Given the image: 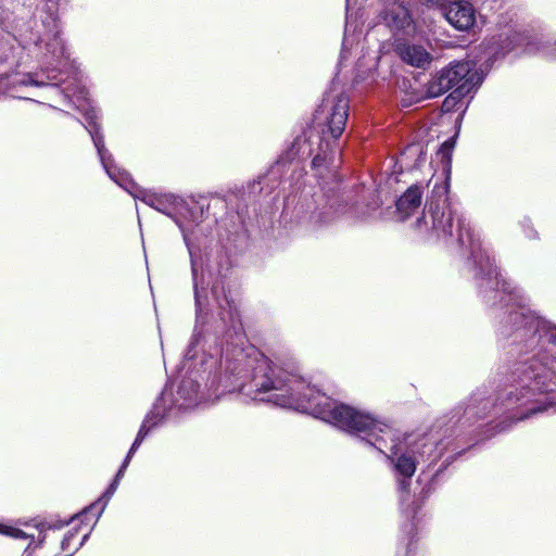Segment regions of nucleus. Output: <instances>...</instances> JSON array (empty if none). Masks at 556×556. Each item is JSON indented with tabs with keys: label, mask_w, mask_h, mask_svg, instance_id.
I'll return each mask as SVG.
<instances>
[{
	"label": "nucleus",
	"mask_w": 556,
	"mask_h": 556,
	"mask_svg": "<svg viewBox=\"0 0 556 556\" xmlns=\"http://www.w3.org/2000/svg\"><path fill=\"white\" fill-rule=\"evenodd\" d=\"M118 485V482L114 480L105 491V493L96 502L84 508L80 513L74 514L71 516L68 521H81L80 518H85L86 520L94 519L96 521L99 520L101 517L106 503L111 498V496L114 494Z\"/></svg>",
	"instance_id": "12"
},
{
	"label": "nucleus",
	"mask_w": 556,
	"mask_h": 556,
	"mask_svg": "<svg viewBox=\"0 0 556 556\" xmlns=\"http://www.w3.org/2000/svg\"><path fill=\"white\" fill-rule=\"evenodd\" d=\"M453 149V143L451 140H446L442 143L439 154L441 155V159L446 164H450L451 162V151Z\"/></svg>",
	"instance_id": "19"
},
{
	"label": "nucleus",
	"mask_w": 556,
	"mask_h": 556,
	"mask_svg": "<svg viewBox=\"0 0 556 556\" xmlns=\"http://www.w3.org/2000/svg\"><path fill=\"white\" fill-rule=\"evenodd\" d=\"M131 456H132V454H130L128 452L127 456L125 457V459H124V462H123V464L121 466L122 470H125L127 468V466H128V464L130 462Z\"/></svg>",
	"instance_id": "23"
},
{
	"label": "nucleus",
	"mask_w": 556,
	"mask_h": 556,
	"mask_svg": "<svg viewBox=\"0 0 556 556\" xmlns=\"http://www.w3.org/2000/svg\"><path fill=\"white\" fill-rule=\"evenodd\" d=\"M529 52L532 51V47H531V43H528L527 48H526Z\"/></svg>",
	"instance_id": "27"
},
{
	"label": "nucleus",
	"mask_w": 556,
	"mask_h": 556,
	"mask_svg": "<svg viewBox=\"0 0 556 556\" xmlns=\"http://www.w3.org/2000/svg\"><path fill=\"white\" fill-rule=\"evenodd\" d=\"M86 119L88 122V126H86V128L91 136L102 166L104 167L109 177L117 185H119L129 193L134 194L136 199H140L147 205L173 218L176 210H186L192 216L194 212L202 211L200 207H198V205L186 208L184 201L173 194L159 195L147 193L146 191H140L139 194L135 193L136 184L130 178L128 173L117 167L112 154L104 146L103 136L100 134V127L96 122L97 113L93 109L86 113Z\"/></svg>",
	"instance_id": "4"
},
{
	"label": "nucleus",
	"mask_w": 556,
	"mask_h": 556,
	"mask_svg": "<svg viewBox=\"0 0 556 556\" xmlns=\"http://www.w3.org/2000/svg\"><path fill=\"white\" fill-rule=\"evenodd\" d=\"M131 456H132V454H130L128 452L127 456L125 457V459H124V462H123V464L121 466L122 470H125L127 468V466H128V464L130 462Z\"/></svg>",
	"instance_id": "24"
},
{
	"label": "nucleus",
	"mask_w": 556,
	"mask_h": 556,
	"mask_svg": "<svg viewBox=\"0 0 556 556\" xmlns=\"http://www.w3.org/2000/svg\"><path fill=\"white\" fill-rule=\"evenodd\" d=\"M191 256V269H192V280H193V294H194V301L197 306V312H199L201 307V301H200V288L202 287L204 289V282L203 278L199 276L197 263L193 258L192 252L190 251Z\"/></svg>",
	"instance_id": "17"
},
{
	"label": "nucleus",
	"mask_w": 556,
	"mask_h": 556,
	"mask_svg": "<svg viewBox=\"0 0 556 556\" xmlns=\"http://www.w3.org/2000/svg\"><path fill=\"white\" fill-rule=\"evenodd\" d=\"M446 21L456 29L469 30L476 22V11L467 1L451 2L443 12Z\"/></svg>",
	"instance_id": "8"
},
{
	"label": "nucleus",
	"mask_w": 556,
	"mask_h": 556,
	"mask_svg": "<svg viewBox=\"0 0 556 556\" xmlns=\"http://www.w3.org/2000/svg\"><path fill=\"white\" fill-rule=\"evenodd\" d=\"M482 80L477 73H471L469 62H454L438 72L427 85V96L437 98L454 89L451 97L460 99L469 93Z\"/></svg>",
	"instance_id": "5"
},
{
	"label": "nucleus",
	"mask_w": 556,
	"mask_h": 556,
	"mask_svg": "<svg viewBox=\"0 0 556 556\" xmlns=\"http://www.w3.org/2000/svg\"><path fill=\"white\" fill-rule=\"evenodd\" d=\"M143 440H144V438H142V434H137V437L129 450V453L134 454L137 451V448L140 446V444L142 443Z\"/></svg>",
	"instance_id": "20"
},
{
	"label": "nucleus",
	"mask_w": 556,
	"mask_h": 556,
	"mask_svg": "<svg viewBox=\"0 0 556 556\" xmlns=\"http://www.w3.org/2000/svg\"><path fill=\"white\" fill-rule=\"evenodd\" d=\"M336 217L332 206H324L323 208L311 212L309 219L315 226H321L330 223Z\"/></svg>",
	"instance_id": "15"
},
{
	"label": "nucleus",
	"mask_w": 556,
	"mask_h": 556,
	"mask_svg": "<svg viewBox=\"0 0 556 556\" xmlns=\"http://www.w3.org/2000/svg\"><path fill=\"white\" fill-rule=\"evenodd\" d=\"M212 292L216 296L220 307V319L227 328V331H232L236 337H242L243 327L236 303L229 300L226 294L224 295V302H222L217 295V289L215 286L212 287Z\"/></svg>",
	"instance_id": "10"
},
{
	"label": "nucleus",
	"mask_w": 556,
	"mask_h": 556,
	"mask_svg": "<svg viewBox=\"0 0 556 556\" xmlns=\"http://www.w3.org/2000/svg\"><path fill=\"white\" fill-rule=\"evenodd\" d=\"M526 38L517 33L514 34H506L505 39L502 40V43L498 46V49L494 51V54H505L508 51L515 49L516 47L520 46Z\"/></svg>",
	"instance_id": "16"
},
{
	"label": "nucleus",
	"mask_w": 556,
	"mask_h": 556,
	"mask_svg": "<svg viewBox=\"0 0 556 556\" xmlns=\"http://www.w3.org/2000/svg\"><path fill=\"white\" fill-rule=\"evenodd\" d=\"M161 419V415L159 412H155L153 408L144 418L138 434H142V438H146L148 433L151 431L153 427H155Z\"/></svg>",
	"instance_id": "18"
},
{
	"label": "nucleus",
	"mask_w": 556,
	"mask_h": 556,
	"mask_svg": "<svg viewBox=\"0 0 556 556\" xmlns=\"http://www.w3.org/2000/svg\"><path fill=\"white\" fill-rule=\"evenodd\" d=\"M408 151L412 152V153H418L419 156H421L424 154L422 148L419 147L418 144L410 146L408 148Z\"/></svg>",
	"instance_id": "22"
},
{
	"label": "nucleus",
	"mask_w": 556,
	"mask_h": 556,
	"mask_svg": "<svg viewBox=\"0 0 556 556\" xmlns=\"http://www.w3.org/2000/svg\"><path fill=\"white\" fill-rule=\"evenodd\" d=\"M48 25H52V27L40 39V42L45 45V56L51 59V61L61 63V61L67 56L65 46L60 37L59 23L54 17H50Z\"/></svg>",
	"instance_id": "9"
},
{
	"label": "nucleus",
	"mask_w": 556,
	"mask_h": 556,
	"mask_svg": "<svg viewBox=\"0 0 556 556\" xmlns=\"http://www.w3.org/2000/svg\"><path fill=\"white\" fill-rule=\"evenodd\" d=\"M22 83H23V84H26V81H25V80H23ZM27 84H30V85H37V86L39 85V83H38V81H35V80H33V79H30V78L28 79Z\"/></svg>",
	"instance_id": "26"
},
{
	"label": "nucleus",
	"mask_w": 556,
	"mask_h": 556,
	"mask_svg": "<svg viewBox=\"0 0 556 556\" xmlns=\"http://www.w3.org/2000/svg\"><path fill=\"white\" fill-rule=\"evenodd\" d=\"M251 388L258 394H267L260 399L255 396V400L271 402L281 407L311 414L359 437L383 454L389 450L388 457L395 458V470L402 476L397 480V490L402 502L408 500L410 478L416 471V459L413 454L426 455L430 462L442 456L444 450L441 447L442 443L432 441L428 437L416 442L413 450L397 456L400 451L397 438L389 425L369 413L337 403L300 376L274 364L258 352H255Z\"/></svg>",
	"instance_id": "2"
},
{
	"label": "nucleus",
	"mask_w": 556,
	"mask_h": 556,
	"mask_svg": "<svg viewBox=\"0 0 556 556\" xmlns=\"http://www.w3.org/2000/svg\"><path fill=\"white\" fill-rule=\"evenodd\" d=\"M380 17L396 41L416 34V23L404 0H387Z\"/></svg>",
	"instance_id": "6"
},
{
	"label": "nucleus",
	"mask_w": 556,
	"mask_h": 556,
	"mask_svg": "<svg viewBox=\"0 0 556 556\" xmlns=\"http://www.w3.org/2000/svg\"><path fill=\"white\" fill-rule=\"evenodd\" d=\"M175 222L178 225V227L180 228V230H181V232L184 235V239L187 242L188 241V229H187V227L182 223H180L177 218H175Z\"/></svg>",
	"instance_id": "21"
},
{
	"label": "nucleus",
	"mask_w": 556,
	"mask_h": 556,
	"mask_svg": "<svg viewBox=\"0 0 556 556\" xmlns=\"http://www.w3.org/2000/svg\"><path fill=\"white\" fill-rule=\"evenodd\" d=\"M422 200V189L417 185L410 186L396 201V211L402 219L409 217L419 208Z\"/></svg>",
	"instance_id": "13"
},
{
	"label": "nucleus",
	"mask_w": 556,
	"mask_h": 556,
	"mask_svg": "<svg viewBox=\"0 0 556 556\" xmlns=\"http://www.w3.org/2000/svg\"><path fill=\"white\" fill-rule=\"evenodd\" d=\"M395 51L403 62L415 67H426L432 60L431 54L420 45L397 41Z\"/></svg>",
	"instance_id": "11"
},
{
	"label": "nucleus",
	"mask_w": 556,
	"mask_h": 556,
	"mask_svg": "<svg viewBox=\"0 0 556 556\" xmlns=\"http://www.w3.org/2000/svg\"><path fill=\"white\" fill-rule=\"evenodd\" d=\"M124 471L125 470H122V468H119V470L117 471L116 476H115V479L117 482H119V479L124 476Z\"/></svg>",
	"instance_id": "25"
},
{
	"label": "nucleus",
	"mask_w": 556,
	"mask_h": 556,
	"mask_svg": "<svg viewBox=\"0 0 556 556\" xmlns=\"http://www.w3.org/2000/svg\"><path fill=\"white\" fill-rule=\"evenodd\" d=\"M22 528L13 523H0V534L13 538L15 540H28L29 543L22 556H39L36 549L42 543L45 523H20Z\"/></svg>",
	"instance_id": "7"
},
{
	"label": "nucleus",
	"mask_w": 556,
	"mask_h": 556,
	"mask_svg": "<svg viewBox=\"0 0 556 556\" xmlns=\"http://www.w3.org/2000/svg\"><path fill=\"white\" fill-rule=\"evenodd\" d=\"M447 181L435 184L417 227L425 226L434 237L445 241L455 240L460 248L468 249L472 258L476 279L480 292L488 302L496 300L511 303L516 309L508 315V321L522 338L530 334L528 345L531 351L521 355L508 372V384L501 390L495 401L486 397L484 391L475 392L465 408H548L556 402L553 389L556 380V357L545 344L556 346V325L541 318L523 304L520 290L500 278L496 267L491 262L479 239L473 238L472 230L466 223L458 203L448 197Z\"/></svg>",
	"instance_id": "1"
},
{
	"label": "nucleus",
	"mask_w": 556,
	"mask_h": 556,
	"mask_svg": "<svg viewBox=\"0 0 556 556\" xmlns=\"http://www.w3.org/2000/svg\"><path fill=\"white\" fill-rule=\"evenodd\" d=\"M350 101L345 93L328 96L317 111L315 121L318 124L319 132L311 134L308 137H298L290 151L281 156L270 168L269 175H276L280 168L294 157L305 159L314 154L312 166L320 170L323 166L328 167L332 162V144L343 134L349 117Z\"/></svg>",
	"instance_id": "3"
},
{
	"label": "nucleus",
	"mask_w": 556,
	"mask_h": 556,
	"mask_svg": "<svg viewBox=\"0 0 556 556\" xmlns=\"http://www.w3.org/2000/svg\"><path fill=\"white\" fill-rule=\"evenodd\" d=\"M89 523H80L73 530H70L68 534L64 538L63 547H70V555L77 552L88 539L92 528L88 527Z\"/></svg>",
	"instance_id": "14"
}]
</instances>
